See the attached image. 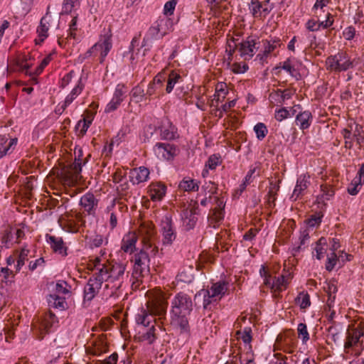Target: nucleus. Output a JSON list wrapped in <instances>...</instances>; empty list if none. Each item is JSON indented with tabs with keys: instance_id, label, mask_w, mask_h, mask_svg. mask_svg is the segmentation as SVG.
Wrapping results in <instances>:
<instances>
[{
	"instance_id": "nucleus-1",
	"label": "nucleus",
	"mask_w": 364,
	"mask_h": 364,
	"mask_svg": "<svg viewBox=\"0 0 364 364\" xmlns=\"http://www.w3.org/2000/svg\"><path fill=\"white\" fill-rule=\"evenodd\" d=\"M193 310L191 297L186 294H177L171 301L172 323L180 328L181 333L189 331L188 316Z\"/></svg>"
},
{
	"instance_id": "nucleus-2",
	"label": "nucleus",
	"mask_w": 364,
	"mask_h": 364,
	"mask_svg": "<svg viewBox=\"0 0 364 364\" xmlns=\"http://www.w3.org/2000/svg\"><path fill=\"white\" fill-rule=\"evenodd\" d=\"M228 283L218 282L214 283L210 289H201L195 295V299L203 297V308L207 309L213 302L220 300L228 291Z\"/></svg>"
},
{
	"instance_id": "nucleus-3",
	"label": "nucleus",
	"mask_w": 364,
	"mask_h": 364,
	"mask_svg": "<svg viewBox=\"0 0 364 364\" xmlns=\"http://www.w3.org/2000/svg\"><path fill=\"white\" fill-rule=\"evenodd\" d=\"M326 64L327 69L336 72L345 71L353 67V63L347 55L343 52L328 57Z\"/></svg>"
},
{
	"instance_id": "nucleus-4",
	"label": "nucleus",
	"mask_w": 364,
	"mask_h": 364,
	"mask_svg": "<svg viewBox=\"0 0 364 364\" xmlns=\"http://www.w3.org/2000/svg\"><path fill=\"white\" fill-rule=\"evenodd\" d=\"M134 264L133 276L138 279L140 277H144L149 274L150 259L149 253L144 250L134 255Z\"/></svg>"
},
{
	"instance_id": "nucleus-5",
	"label": "nucleus",
	"mask_w": 364,
	"mask_h": 364,
	"mask_svg": "<svg viewBox=\"0 0 364 364\" xmlns=\"http://www.w3.org/2000/svg\"><path fill=\"white\" fill-rule=\"evenodd\" d=\"M108 272L109 282L113 283L112 288L114 287L116 290L120 289L123 282V278L125 271V265L122 263H114L105 264Z\"/></svg>"
},
{
	"instance_id": "nucleus-6",
	"label": "nucleus",
	"mask_w": 364,
	"mask_h": 364,
	"mask_svg": "<svg viewBox=\"0 0 364 364\" xmlns=\"http://www.w3.org/2000/svg\"><path fill=\"white\" fill-rule=\"evenodd\" d=\"M112 48L111 35H105L97 43H96L85 54V58L92 55L95 52L100 51V63H102Z\"/></svg>"
},
{
	"instance_id": "nucleus-7",
	"label": "nucleus",
	"mask_w": 364,
	"mask_h": 364,
	"mask_svg": "<svg viewBox=\"0 0 364 364\" xmlns=\"http://www.w3.org/2000/svg\"><path fill=\"white\" fill-rule=\"evenodd\" d=\"M161 228L163 235V245H171L176 237V233L173 227L172 220L170 216L166 215L162 218Z\"/></svg>"
},
{
	"instance_id": "nucleus-8",
	"label": "nucleus",
	"mask_w": 364,
	"mask_h": 364,
	"mask_svg": "<svg viewBox=\"0 0 364 364\" xmlns=\"http://www.w3.org/2000/svg\"><path fill=\"white\" fill-rule=\"evenodd\" d=\"M23 248L16 250L7 259V265L9 267H2L1 271L5 274H8L9 272L11 273L17 272L21 269V264L23 262Z\"/></svg>"
},
{
	"instance_id": "nucleus-9",
	"label": "nucleus",
	"mask_w": 364,
	"mask_h": 364,
	"mask_svg": "<svg viewBox=\"0 0 364 364\" xmlns=\"http://www.w3.org/2000/svg\"><path fill=\"white\" fill-rule=\"evenodd\" d=\"M154 151L159 157L166 160L172 159L179 153V149L174 144L168 143H156Z\"/></svg>"
},
{
	"instance_id": "nucleus-10",
	"label": "nucleus",
	"mask_w": 364,
	"mask_h": 364,
	"mask_svg": "<svg viewBox=\"0 0 364 364\" xmlns=\"http://www.w3.org/2000/svg\"><path fill=\"white\" fill-rule=\"evenodd\" d=\"M256 44L255 40L250 36H249L246 41L239 43L237 47L239 49L241 57L246 60L251 59L258 49V48L256 47Z\"/></svg>"
},
{
	"instance_id": "nucleus-11",
	"label": "nucleus",
	"mask_w": 364,
	"mask_h": 364,
	"mask_svg": "<svg viewBox=\"0 0 364 364\" xmlns=\"http://www.w3.org/2000/svg\"><path fill=\"white\" fill-rule=\"evenodd\" d=\"M21 229L16 227H9L3 232L1 242L6 247L14 243L20 242Z\"/></svg>"
},
{
	"instance_id": "nucleus-12",
	"label": "nucleus",
	"mask_w": 364,
	"mask_h": 364,
	"mask_svg": "<svg viewBox=\"0 0 364 364\" xmlns=\"http://www.w3.org/2000/svg\"><path fill=\"white\" fill-rule=\"evenodd\" d=\"M309 178V176H306V175H301L297 178L296 186L294 189L292 195L290 197L292 200H297V198L304 194V191L307 189L310 184Z\"/></svg>"
},
{
	"instance_id": "nucleus-13",
	"label": "nucleus",
	"mask_w": 364,
	"mask_h": 364,
	"mask_svg": "<svg viewBox=\"0 0 364 364\" xmlns=\"http://www.w3.org/2000/svg\"><path fill=\"white\" fill-rule=\"evenodd\" d=\"M82 156V151L78 150L77 157H75V161L69 166L67 168L68 170L65 173V178L67 180H70L73 176L77 178L82 171V163L80 157Z\"/></svg>"
},
{
	"instance_id": "nucleus-14",
	"label": "nucleus",
	"mask_w": 364,
	"mask_h": 364,
	"mask_svg": "<svg viewBox=\"0 0 364 364\" xmlns=\"http://www.w3.org/2000/svg\"><path fill=\"white\" fill-rule=\"evenodd\" d=\"M80 205L84 208L89 215L95 213L97 200L92 193H87L82 196L80 201Z\"/></svg>"
},
{
	"instance_id": "nucleus-15",
	"label": "nucleus",
	"mask_w": 364,
	"mask_h": 364,
	"mask_svg": "<svg viewBox=\"0 0 364 364\" xmlns=\"http://www.w3.org/2000/svg\"><path fill=\"white\" fill-rule=\"evenodd\" d=\"M292 95L293 92L289 89L284 90V91L277 90L269 94V100L272 103L275 102L277 104L282 105L284 103L285 100L290 99Z\"/></svg>"
},
{
	"instance_id": "nucleus-16",
	"label": "nucleus",
	"mask_w": 364,
	"mask_h": 364,
	"mask_svg": "<svg viewBox=\"0 0 364 364\" xmlns=\"http://www.w3.org/2000/svg\"><path fill=\"white\" fill-rule=\"evenodd\" d=\"M6 136L0 135V159L12 151L17 144V138L11 139L9 142Z\"/></svg>"
},
{
	"instance_id": "nucleus-17",
	"label": "nucleus",
	"mask_w": 364,
	"mask_h": 364,
	"mask_svg": "<svg viewBox=\"0 0 364 364\" xmlns=\"http://www.w3.org/2000/svg\"><path fill=\"white\" fill-rule=\"evenodd\" d=\"M183 224L186 230L193 229L198 220L196 213L192 209L183 210L182 214Z\"/></svg>"
},
{
	"instance_id": "nucleus-18",
	"label": "nucleus",
	"mask_w": 364,
	"mask_h": 364,
	"mask_svg": "<svg viewBox=\"0 0 364 364\" xmlns=\"http://www.w3.org/2000/svg\"><path fill=\"white\" fill-rule=\"evenodd\" d=\"M363 336L364 332L358 329H354L352 333L348 332L346 341L344 343L345 350H346L351 348L352 347L355 346L358 343H360V345H362L363 341H360V339Z\"/></svg>"
},
{
	"instance_id": "nucleus-19",
	"label": "nucleus",
	"mask_w": 364,
	"mask_h": 364,
	"mask_svg": "<svg viewBox=\"0 0 364 364\" xmlns=\"http://www.w3.org/2000/svg\"><path fill=\"white\" fill-rule=\"evenodd\" d=\"M95 268L97 272L92 274L90 279L92 282H95L102 287L104 282H109L108 272L105 264H102L101 266L100 264L99 266L95 265Z\"/></svg>"
},
{
	"instance_id": "nucleus-20",
	"label": "nucleus",
	"mask_w": 364,
	"mask_h": 364,
	"mask_svg": "<svg viewBox=\"0 0 364 364\" xmlns=\"http://www.w3.org/2000/svg\"><path fill=\"white\" fill-rule=\"evenodd\" d=\"M166 187L161 183H152L150 186V197L154 201L161 200L166 194Z\"/></svg>"
},
{
	"instance_id": "nucleus-21",
	"label": "nucleus",
	"mask_w": 364,
	"mask_h": 364,
	"mask_svg": "<svg viewBox=\"0 0 364 364\" xmlns=\"http://www.w3.org/2000/svg\"><path fill=\"white\" fill-rule=\"evenodd\" d=\"M100 289L101 287L97 283L92 282V280L89 279L84 288V300L88 301H92Z\"/></svg>"
},
{
	"instance_id": "nucleus-22",
	"label": "nucleus",
	"mask_w": 364,
	"mask_h": 364,
	"mask_svg": "<svg viewBox=\"0 0 364 364\" xmlns=\"http://www.w3.org/2000/svg\"><path fill=\"white\" fill-rule=\"evenodd\" d=\"M157 129L160 133V139L172 140L176 137V132L175 131V128L169 122H168V126H166L165 124H161V126L157 127Z\"/></svg>"
},
{
	"instance_id": "nucleus-23",
	"label": "nucleus",
	"mask_w": 364,
	"mask_h": 364,
	"mask_svg": "<svg viewBox=\"0 0 364 364\" xmlns=\"http://www.w3.org/2000/svg\"><path fill=\"white\" fill-rule=\"evenodd\" d=\"M312 122V114L309 111H304L296 117V123L302 130L308 129Z\"/></svg>"
},
{
	"instance_id": "nucleus-24",
	"label": "nucleus",
	"mask_w": 364,
	"mask_h": 364,
	"mask_svg": "<svg viewBox=\"0 0 364 364\" xmlns=\"http://www.w3.org/2000/svg\"><path fill=\"white\" fill-rule=\"evenodd\" d=\"M137 238L134 234L125 235L122 240L121 249L124 252H132L135 249Z\"/></svg>"
},
{
	"instance_id": "nucleus-25",
	"label": "nucleus",
	"mask_w": 364,
	"mask_h": 364,
	"mask_svg": "<svg viewBox=\"0 0 364 364\" xmlns=\"http://www.w3.org/2000/svg\"><path fill=\"white\" fill-rule=\"evenodd\" d=\"M149 171L148 168L141 166L138 170L132 173V181L134 184H139L141 182L146 181L149 177Z\"/></svg>"
},
{
	"instance_id": "nucleus-26",
	"label": "nucleus",
	"mask_w": 364,
	"mask_h": 364,
	"mask_svg": "<svg viewBox=\"0 0 364 364\" xmlns=\"http://www.w3.org/2000/svg\"><path fill=\"white\" fill-rule=\"evenodd\" d=\"M83 85L81 82V80H80L78 81V84L73 89L70 94L66 97L63 105L61 106L63 111L65 110V108L73 102L75 97L81 93Z\"/></svg>"
},
{
	"instance_id": "nucleus-27",
	"label": "nucleus",
	"mask_w": 364,
	"mask_h": 364,
	"mask_svg": "<svg viewBox=\"0 0 364 364\" xmlns=\"http://www.w3.org/2000/svg\"><path fill=\"white\" fill-rule=\"evenodd\" d=\"M58 322V318L55 316L54 314L52 312H49L44 319V321L42 322L40 326V331L42 333L43 331H45V333H48L49 331V328H50L54 323Z\"/></svg>"
},
{
	"instance_id": "nucleus-28",
	"label": "nucleus",
	"mask_w": 364,
	"mask_h": 364,
	"mask_svg": "<svg viewBox=\"0 0 364 364\" xmlns=\"http://www.w3.org/2000/svg\"><path fill=\"white\" fill-rule=\"evenodd\" d=\"M178 187L184 191H197L199 186L195 180L191 178H184L179 183Z\"/></svg>"
},
{
	"instance_id": "nucleus-29",
	"label": "nucleus",
	"mask_w": 364,
	"mask_h": 364,
	"mask_svg": "<svg viewBox=\"0 0 364 364\" xmlns=\"http://www.w3.org/2000/svg\"><path fill=\"white\" fill-rule=\"evenodd\" d=\"M48 302L50 306L60 310L65 309L66 306L65 298L57 294H50L48 298Z\"/></svg>"
},
{
	"instance_id": "nucleus-30",
	"label": "nucleus",
	"mask_w": 364,
	"mask_h": 364,
	"mask_svg": "<svg viewBox=\"0 0 364 364\" xmlns=\"http://www.w3.org/2000/svg\"><path fill=\"white\" fill-rule=\"evenodd\" d=\"M47 237V241L50 243V247L55 252L62 254L64 251H65L64 248V243L61 237H56L52 235Z\"/></svg>"
},
{
	"instance_id": "nucleus-31",
	"label": "nucleus",
	"mask_w": 364,
	"mask_h": 364,
	"mask_svg": "<svg viewBox=\"0 0 364 364\" xmlns=\"http://www.w3.org/2000/svg\"><path fill=\"white\" fill-rule=\"evenodd\" d=\"M158 131V129L156 127L153 126L151 124L148 125L146 127L144 132V142H149L151 140L156 141L159 139V137L156 136V132Z\"/></svg>"
},
{
	"instance_id": "nucleus-32",
	"label": "nucleus",
	"mask_w": 364,
	"mask_h": 364,
	"mask_svg": "<svg viewBox=\"0 0 364 364\" xmlns=\"http://www.w3.org/2000/svg\"><path fill=\"white\" fill-rule=\"evenodd\" d=\"M364 183L362 177H355L348 188V193L352 196L356 195L360 190L361 185Z\"/></svg>"
},
{
	"instance_id": "nucleus-33",
	"label": "nucleus",
	"mask_w": 364,
	"mask_h": 364,
	"mask_svg": "<svg viewBox=\"0 0 364 364\" xmlns=\"http://www.w3.org/2000/svg\"><path fill=\"white\" fill-rule=\"evenodd\" d=\"M295 303L300 306L301 309H305L311 304L309 295L301 292L295 299Z\"/></svg>"
},
{
	"instance_id": "nucleus-34",
	"label": "nucleus",
	"mask_w": 364,
	"mask_h": 364,
	"mask_svg": "<svg viewBox=\"0 0 364 364\" xmlns=\"http://www.w3.org/2000/svg\"><path fill=\"white\" fill-rule=\"evenodd\" d=\"M180 79H181V75L174 73L173 71H172L168 75L166 87V91L167 93H170L173 90L175 85L178 82Z\"/></svg>"
},
{
	"instance_id": "nucleus-35",
	"label": "nucleus",
	"mask_w": 364,
	"mask_h": 364,
	"mask_svg": "<svg viewBox=\"0 0 364 364\" xmlns=\"http://www.w3.org/2000/svg\"><path fill=\"white\" fill-rule=\"evenodd\" d=\"M36 182L34 176L26 177L24 179V200L26 198H30V196H28V191L29 192L30 196L32 195V191L35 187L34 183Z\"/></svg>"
},
{
	"instance_id": "nucleus-36",
	"label": "nucleus",
	"mask_w": 364,
	"mask_h": 364,
	"mask_svg": "<svg viewBox=\"0 0 364 364\" xmlns=\"http://www.w3.org/2000/svg\"><path fill=\"white\" fill-rule=\"evenodd\" d=\"M132 97L135 100L136 102H141L147 97H145L144 89L139 86L134 87L131 92Z\"/></svg>"
},
{
	"instance_id": "nucleus-37",
	"label": "nucleus",
	"mask_w": 364,
	"mask_h": 364,
	"mask_svg": "<svg viewBox=\"0 0 364 364\" xmlns=\"http://www.w3.org/2000/svg\"><path fill=\"white\" fill-rule=\"evenodd\" d=\"M47 18H48V16H46L41 18V22H40V26L37 29L39 36L41 38V41H43L44 40V38L48 36L47 33L48 31V27L47 26V23H48Z\"/></svg>"
},
{
	"instance_id": "nucleus-38",
	"label": "nucleus",
	"mask_w": 364,
	"mask_h": 364,
	"mask_svg": "<svg viewBox=\"0 0 364 364\" xmlns=\"http://www.w3.org/2000/svg\"><path fill=\"white\" fill-rule=\"evenodd\" d=\"M321 188L323 193L317 198L318 203H324L325 200H328L334 194V191L327 186H321Z\"/></svg>"
},
{
	"instance_id": "nucleus-39",
	"label": "nucleus",
	"mask_w": 364,
	"mask_h": 364,
	"mask_svg": "<svg viewBox=\"0 0 364 364\" xmlns=\"http://www.w3.org/2000/svg\"><path fill=\"white\" fill-rule=\"evenodd\" d=\"M249 9L255 17L261 16L262 5L258 0H252Z\"/></svg>"
},
{
	"instance_id": "nucleus-40",
	"label": "nucleus",
	"mask_w": 364,
	"mask_h": 364,
	"mask_svg": "<svg viewBox=\"0 0 364 364\" xmlns=\"http://www.w3.org/2000/svg\"><path fill=\"white\" fill-rule=\"evenodd\" d=\"M254 130L257 134V138L259 140H262L266 136L268 132L267 128L265 126V124L261 122L257 123L254 127Z\"/></svg>"
},
{
	"instance_id": "nucleus-41",
	"label": "nucleus",
	"mask_w": 364,
	"mask_h": 364,
	"mask_svg": "<svg viewBox=\"0 0 364 364\" xmlns=\"http://www.w3.org/2000/svg\"><path fill=\"white\" fill-rule=\"evenodd\" d=\"M156 328L153 325L147 331V332L144 333L141 336V340L148 341L149 344H152L156 339V335L155 333Z\"/></svg>"
},
{
	"instance_id": "nucleus-42",
	"label": "nucleus",
	"mask_w": 364,
	"mask_h": 364,
	"mask_svg": "<svg viewBox=\"0 0 364 364\" xmlns=\"http://www.w3.org/2000/svg\"><path fill=\"white\" fill-rule=\"evenodd\" d=\"M70 286L64 280H59L55 285V291L58 294H66L70 292Z\"/></svg>"
},
{
	"instance_id": "nucleus-43",
	"label": "nucleus",
	"mask_w": 364,
	"mask_h": 364,
	"mask_svg": "<svg viewBox=\"0 0 364 364\" xmlns=\"http://www.w3.org/2000/svg\"><path fill=\"white\" fill-rule=\"evenodd\" d=\"M298 333L299 336H302V342L304 343L309 339V334L307 331V326L304 323H300L297 327Z\"/></svg>"
},
{
	"instance_id": "nucleus-44",
	"label": "nucleus",
	"mask_w": 364,
	"mask_h": 364,
	"mask_svg": "<svg viewBox=\"0 0 364 364\" xmlns=\"http://www.w3.org/2000/svg\"><path fill=\"white\" fill-rule=\"evenodd\" d=\"M291 116L290 112L286 107H282L276 110L274 117L277 121L281 122Z\"/></svg>"
},
{
	"instance_id": "nucleus-45",
	"label": "nucleus",
	"mask_w": 364,
	"mask_h": 364,
	"mask_svg": "<svg viewBox=\"0 0 364 364\" xmlns=\"http://www.w3.org/2000/svg\"><path fill=\"white\" fill-rule=\"evenodd\" d=\"M167 304L164 301H158L157 304H154V308L151 309V312L155 314L162 315L165 314L166 311Z\"/></svg>"
},
{
	"instance_id": "nucleus-46",
	"label": "nucleus",
	"mask_w": 364,
	"mask_h": 364,
	"mask_svg": "<svg viewBox=\"0 0 364 364\" xmlns=\"http://www.w3.org/2000/svg\"><path fill=\"white\" fill-rule=\"evenodd\" d=\"M287 284L286 278L284 275H282L277 278H276L272 282V285L271 286V289H275L277 291H281L282 287L285 286Z\"/></svg>"
},
{
	"instance_id": "nucleus-47",
	"label": "nucleus",
	"mask_w": 364,
	"mask_h": 364,
	"mask_svg": "<svg viewBox=\"0 0 364 364\" xmlns=\"http://www.w3.org/2000/svg\"><path fill=\"white\" fill-rule=\"evenodd\" d=\"M176 0H170L167 1L164 8V13L166 16H171L173 14L175 7L176 6Z\"/></svg>"
},
{
	"instance_id": "nucleus-48",
	"label": "nucleus",
	"mask_w": 364,
	"mask_h": 364,
	"mask_svg": "<svg viewBox=\"0 0 364 364\" xmlns=\"http://www.w3.org/2000/svg\"><path fill=\"white\" fill-rule=\"evenodd\" d=\"M136 321L138 324L143 325L144 326H149L151 322L149 316L145 311L142 314H138Z\"/></svg>"
},
{
	"instance_id": "nucleus-49",
	"label": "nucleus",
	"mask_w": 364,
	"mask_h": 364,
	"mask_svg": "<svg viewBox=\"0 0 364 364\" xmlns=\"http://www.w3.org/2000/svg\"><path fill=\"white\" fill-rule=\"evenodd\" d=\"M91 124V121L90 120H87L86 119H83L82 120H80L77 125H76V129H79L80 128V134L82 135H84L87 129L89 128L90 125Z\"/></svg>"
},
{
	"instance_id": "nucleus-50",
	"label": "nucleus",
	"mask_w": 364,
	"mask_h": 364,
	"mask_svg": "<svg viewBox=\"0 0 364 364\" xmlns=\"http://www.w3.org/2000/svg\"><path fill=\"white\" fill-rule=\"evenodd\" d=\"M337 262V256L335 252H332L331 257H328L327 262L326 264V269L328 272L333 270Z\"/></svg>"
},
{
	"instance_id": "nucleus-51",
	"label": "nucleus",
	"mask_w": 364,
	"mask_h": 364,
	"mask_svg": "<svg viewBox=\"0 0 364 364\" xmlns=\"http://www.w3.org/2000/svg\"><path fill=\"white\" fill-rule=\"evenodd\" d=\"M343 134L344 136V139H346L345 141V146L347 149H351L353 146V137L351 132L348 129H343Z\"/></svg>"
},
{
	"instance_id": "nucleus-52",
	"label": "nucleus",
	"mask_w": 364,
	"mask_h": 364,
	"mask_svg": "<svg viewBox=\"0 0 364 364\" xmlns=\"http://www.w3.org/2000/svg\"><path fill=\"white\" fill-rule=\"evenodd\" d=\"M121 102L122 101H119V100H115L114 98L112 97L111 101L107 104L105 108V112H111L114 111L115 109H117Z\"/></svg>"
},
{
	"instance_id": "nucleus-53",
	"label": "nucleus",
	"mask_w": 364,
	"mask_h": 364,
	"mask_svg": "<svg viewBox=\"0 0 364 364\" xmlns=\"http://www.w3.org/2000/svg\"><path fill=\"white\" fill-rule=\"evenodd\" d=\"M321 222V217L318 215H313L307 220V225L310 228L318 225Z\"/></svg>"
},
{
	"instance_id": "nucleus-54",
	"label": "nucleus",
	"mask_w": 364,
	"mask_h": 364,
	"mask_svg": "<svg viewBox=\"0 0 364 364\" xmlns=\"http://www.w3.org/2000/svg\"><path fill=\"white\" fill-rule=\"evenodd\" d=\"M259 273L261 277H264V284L267 287L271 288V286L272 285V282H271V277L270 275L267 274V272H266L264 266H262L260 269Z\"/></svg>"
},
{
	"instance_id": "nucleus-55",
	"label": "nucleus",
	"mask_w": 364,
	"mask_h": 364,
	"mask_svg": "<svg viewBox=\"0 0 364 364\" xmlns=\"http://www.w3.org/2000/svg\"><path fill=\"white\" fill-rule=\"evenodd\" d=\"M124 86L118 85L115 89V91L113 95V98L115 100H119V101H123V96L125 92L123 90Z\"/></svg>"
},
{
	"instance_id": "nucleus-56",
	"label": "nucleus",
	"mask_w": 364,
	"mask_h": 364,
	"mask_svg": "<svg viewBox=\"0 0 364 364\" xmlns=\"http://www.w3.org/2000/svg\"><path fill=\"white\" fill-rule=\"evenodd\" d=\"M238 334H241V338L245 343H250L252 340L251 329L245 328L243 332H237Z\"/></svg>"
},
{
	"instance_id": "nucleus-57",
	"label": "nucleus",
	"mask_w": 364,
	"mask_h": 364,
	"mask_svg": "<svg viewBox=\"0 0 364 364\" xmlns=\"http://www.w3.org/2000/svg\"><path fill=\"white\" fill-rule=\"evenodd\" d=\"M272 48L273 47L269 48H267L266 47L262 53H259L256 56V60H258L260 63L263 64L264 62L266 60V58H267L268 55L272 51Z\"/></svg>"
},
{
	"instance_id": "nucleus-58",
	"label": "nucleus",
	"mask_w": 364,
	"mask_h": 364,
	"mask_svg": "<svg viewBox=\"0 0 364 364\" xmlns=\"http://www.w3.org/2000/svg\"><path fill=\"white\" fill-rule=\"evenodd\" d=\"M166 80V76L164 74H158L153 80L151 83L154 85L159 89Z\"/></svg>"
},
{
	"instance_id": "nucleus-59",
	"label": "nucleus",
	"mask_w": 364,
	"mask_h": 364,
	"mask_svg": "<svg viewBox=\"0 0 364 364\" xmlns=\"http://www.w3.org/2000/svg\"><path fill=\"white\" fill-rule=\"evenodd\" d=\"M50 60H51V55H49L48 56H47L46 58H45L42 60V62H41V65H39L36 68V71H35V73H36V74H37V75H38V74H39V73H41L43 71V68H45V67H46V66L49 63V62L50 61Z\"/></svg>"
},
{
	"instance_id": "nucleus-60",
	"label": "nucleus",
	"mask_w": 364,
	"mask_h": 364,
	"mask_svg": "<svg viewBox=\"0 0 364 364\" xmlns=\"http://www.w3.org/2000/svg\"><path fill=\"white\" fill-rule=\"evenodd\" d=\"M218 163H219L218 158L213 155L209 158V159L206 164V166H208V168L210 169H214L218 166Z\"/></svg>"
},
{
	"instance_id": "nucleus-61",
	"label": "nucleus",
	"mask_w": 364,
	"mask_h": 364,
	"mask_svg": "<svg viewBox=\"0 0 364 364\" xmlns=\"http://www.w3.org/2000/svg\"><path fill=\"white\" fill-rule=\"evenodd\" d=\"M77 16L73 18L72 21L69 24V32L70 36L75 38V31H77Z\"/></svg>"
},
{
	"instance_id": "nucleus-62",
	"label": "nucleus",
	"mask_w": 364,
	"mask_h": 364,
	"mask_svg": "<svg viewBox=\"0 0 364 364\" xmlns=\"http://www.w3.org/2000/svg\"><path fill=\"white\" fill-rule=\"evenodd\" d=\"M43 258L41 257L37 259L35 262H31L28 264V269L31 271L35 270L37 267L43 266L44 264Z\"/></svg>"
},
{
	"instance_id": "nucleus-63",
	"label": "nucleus",
	"mask_w": 364,
	"mask_h": 364,
	"mask_svg": "<svg viewBox=\"0 0 364 364\" xmlns=\"http://www.w3.org/2000/svg\"><path fill=\"white\" fill-rule=\"evenodd\" d=\"M78 0H64L63 9L65 12H70Z\"/></svg>"
},
{
	"instance_id": "nucleus-64",
	"label": "nucleus",
	"mask_w": 364,
	"mask_h": 364,
	"mask_svg": "<svg viewBox=\"0 0 364 364\" xmlns=\"http://www.w3.org/2000/svg\"><path fill=\"white\" fill-rule=\"evenodd\" d=\"M282 69H284V70H286L287 72H288L291 76H294V72H296V70L294 69V67H292L291 65H290V60L289 59H287L283 64L282 65Z\"/></svg>"
}]
</instances>
